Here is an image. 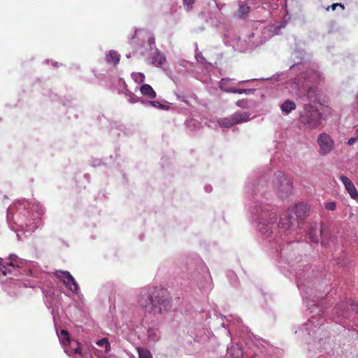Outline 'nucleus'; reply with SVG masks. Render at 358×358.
<instances>
[{
  "label": "nucleus",
  "instance_id": "obj_1",
  "mask_svg": "<svg viewBox=\"0 0 358 358\" xmlns=\"http://www.w3.org/2000/svg\"><path fill=\"white\" fill-rule=\"evenodd\" d=\"M138 303L145 312L156 315L162 313L163 308L169 306L170 301L164 290L152 288L141 292Z\"/></svg>",
  "mask_w": 358,
  "mask_h": 358
},
{
  "label": "nucleus",
  "instance_id": "obj_2",
  "mask_svg": "<svg viewBox=\"0 0 358 358\" xmlns=\"http://www.w3.org/2000/svg\"><path fill=\"white\" fill-rule=\"evenodd\" d=\"M299 120L307 129H314L321 124V114L312 105L306 104L300 114Z\"/></svg>",
  "mask_w": 358,
  "mask_h": 358
},
{
  "label": "nucleus",
  "instance_id": "obj_3",
  "mask_svg": "<svg viewBox=\"0 0 358 358\" xmlns=\"http://www.w3.org/2000/svg\"><path fill=\"white\" fill-rule=\"evenodd\" d=\"M58 336L66 354L69 356L74 354H81L80 343L77 341L70 340L69 332L66 330L62 329L60 333L58 334Z\"/></svg>",
  "mask_w": 358,
  "mask_h": 358
},
{
  "label": "nucleus",
  "instance_id": "obj_4",
  "mask_svg": "<svg viewBox=\"0 0 358 358\" xmlns=\"http://www.w3.org/2000/svg\"><path fill=\"white\" fill-rule=\"evenodd\" d=\"M249 115L245 112L235 113L228 117L221 118L217 120L221 127L229 128L234 124L248 121Z\"/></svg>",
  "mask_w": 358,
  "mask_h": 358
},
{
  "label": "nucleus",
  "instance_id": "obj_5",
  "mask_svg": "<svg viewBox=\"0 0 358 358\" xmlns=\"http://www.w3.org/2000/svg\"><path fill=\"white\" fill-rule=\"evenodd\" d=\"M319 145V154L325 156L329 154L334 148V141L330 135L326 133L320 134L317 139Z\"/></svg>",
  "mask_w": 358,
  "mask_h": 358
},
{
  "label": "nucleus",
  "instance_id": "obj_6",
  "mask_svg": "<svg viewBox=\"0 0 358 358\" xmlns=\"http://www.w3.org/2000/svg\"><path fill=\"white\" fill-rule=\"evenodd\" d=\"M55 274L71 292H78V285L69 271H57Z\"/></svg>",
  "mask_w": 358,
  "mask_h": 358
},
{
  "label": "nucleus",
  "instance_id": "obj_7",
  "mask_svg": "<svg viewBox=\"0 0 358 358\" xmlns=\"http://www.w3.org/2000/svg\"><path fill=\"white\" fill-rule=\"evenodd\" d=\"M287 211L296 217V221L297 220H303L307 216L308 208L306 203H299L294 206L289 208Z\"/></svg>",
  "mask_w": 358,
  "mask_h": 358
},
{
  "label": "nucleus",
  "instance_id": "obj_8",
  "mask_svg": "<svg viewBox=\"0 0 358 358\" xmlns=\"http://www.w3.org/2000/svg\"><path fill=\"white\" fill-rule=\"evenodd\" d=\"M260 223L268 227L267 231H270L274 227L278 220L277 213L268 209H266L264 215H261Z\"/></svg>",
  "mask_w": 358,
  "mask_h": 358
},
{
  "label": "nucleus",
  "instance_id": "obj_9",
  "mask_svg": "<svg viewBox=\"0 0 358 358\" xmlns=\"http://www.w3.org/2000/svg\"><path fill=\"white\" fill-rule=\"evenodd\" d=\"M296 222V217L289 214L287 210V212L280 217L278 227L280 229L287 231L292 229L294 227Z\"/></svg>",
  "mask_w": 358,
  "mask_h": 358
},
{
  "label": "nucleus",
  "instance_id": "obj_10",
  "mask_svg": "<svg viewBox=\"0 0 358 358\" xmlns=\"http://www.w3.org/2000/svg\"><path fill=\"white\" fill-rule=\"evenodd\" d=\"M339 178L350 197L354 200H358V192L351 180L343 175L340 176Z\"/></svg>",
  "mask_w": 358,
  "mask_h": 358
},
{
  "label": "nucleus",
  "instance_id": "obj_11",
  "mask_svg": "<svg viewBox=\"0 0 358 358\" xmlns=\"http://www.w3.org/2000/svg\"><path fill=\"white\" fill-rule=\"evenodd\" d=\"M308 238L310 242L317 243L319 241V231L317 223H311L308 227Z\"/></svg>",
  "mask_w": 358,
  "mask_h": 358
},
{
  "label": "nucleus",
  "instance_id": "obj_12",
  "mask_svg": "<svg viewBox=\"0 0 358 358\" xmlns=\"http://www.w3.org/2000/svg\"><path fill=\"white\" fill-rule=\"evenodd\" d=\"M304 78L310 83H317L321 80V74L318 71L310 69L304 73Z\"/></svg>",
  "mask_w": 358,
  "mask_h": 358
},
{
  "label": "nucleus",
  "instance_id": "obj_13",
  "mask_svg": "<svg viewBox=\"0 0 358 358\" xmlns=\"http://www.w3.org/2000/svg\"><path fill=\"white\" fill-rule=\"evenodd\" d=\"M280 175V179L279 180V182L280 183L278 189L281 192H289L292 189V183L287 178H286L284 175Z\"/></svg>",
  "mask_w": 358,
  "mask_h": 358
},
{
  "label": "nucleus",
  "instance_id": "obj_14",
  "mask_svg": "<svg viewBox=\"0 0 358 358\" xmlns=\"http://www.w3.org/2000/svg\"><path fill=\"white\" fill-rule=\"evenodd\" d=\"M106 59L108 64L117 65L120 62V55L115 50H110L106 55Z\"/></svg>",
  "mask_w": 358,
  "mask_h": 358
},
{
  "label": "nucleus",
  "instance_id": "obj_15",
  "mask_svg": "<svg viewBox=\"0 0 358 358\" xmlns=\"http://www.w3.org/2000/svg\"><path fill=\"white\" fill-rule=\"evenodd\" d=\"M225 81L222 83L221 90L226 92L229 93H234V94H244L247 92H252L253 90H246V89H236L232 87H227L224 84Z\"/></svg>",
  "mask_w": 358,
  "mask_h": 358
},
{
  "label": "nucleus",
  "instance_id": "obj_16",
  "mask_svg": "<svg viewBox=\"0 0 358 358\" xmlns=\"http://www.w3.org/2000/svg\"><path fill=\"white\" fill-rule=\"evenodd\" d=\"M296 107V106L295 103L289 99L285 101L280 106V108H281L282 111L283 113H285V114H289L292 110H295Z\"/></svg>",
  "mask_w": 358,
  "mask_h": 358
},
{
  "label": "nucleus",
  "instance_id": "obj_17",
  "mask_svg": "<svg viewBox=\"0 0 358 358\" xmlns=\"http://www.w3.org/2000/svg\"><path fill=\"white\" fill-rule=\"evenodd\" d=\"M141 92L143 95L147 96L150 99H154L156 97L155 92L154 91L152 87L148 84L143 85L141 87Z\"/></svg>",
  "mask_w": 358,
  "mask_h": 358
},
{
  "label": "nucleus",
  "instance_id": "obj_18",
  "mask_svg": "<svg viewBox=\"0 0 358 358\" xmlns=\"http://www.w3.org/2000/svg\"><path fill=\"white\" fill-rule=\"evenodd\" d=\"M136 350L139 358H152L150 351L146 348L137 347Z\"/></svg>",
  "mask_w": 358,
  "mask_h": 358
},
{
  "label": "nucleus",
  "instance_id": "obj_19",
  "mask_svg": "<svg viewBox=\"0 0 358 358\" xmlns=\"http://www.w3.org/2000/svg\"><path fill=\"white\" fill-rule=\"evenodd\" d=\"M250 10V8L248 5H245V4L240 5L238 10V15L240 18H244L249 13Z\"/></svg>",
  "mask_w": 358,
  "mask_h": 358
},
{
  "label": "nucleus",
  "instance_id": "obj_20",
  "mask_svg": "<svg viewBox=\"0 0 358 358\" xmlns=\"http://www.w3.org/2000/svg\"><path fill=\"white\" fill-rule=\"evenodd\" d=\"M96 343L99 346H104L106 352H108L110 350V344L106 338L97 341Z\"/></svg>",
  "mask_w": 358,
  "mask_h": 358
},
{
  "label": "nucleus",
  "instance_id": "obj_21",
  "mask_svg": "<svg viewBox=\"0 0 358 358\" xmlns=\"http://www.w3.org/2000/svg\"><path fill=\"white\" fill-rule=\"evenodd\" d=\"M3 264H5V266L6 268V271H7V273L10 272V271L8 270V266H10L13 268H18L19 267V262H15L13 260H9V259L3 260Z\"/></svg>",
  "mask_w": 358,
  "mask_h": 358
},
{
  "label": "nucleus",
  "instance_id": "obj_22",
  "mask_svg": "<svg viewBox=\"0 0 358 358\" xmlns=\"http://www.w3.org/2000/svg\"><path fill=\"white\" fill-rule=\"evenodd\" d=\"M237 106L243 108H249V102L247 99H241L236 101Z\"/></svg>",
  "mask_w": 358,
  "mask_h": 358
},
{
  "label": "nucleus",
  "instance_id": "obj_23",
  "mask_svg": "<svg viewBox=\"0 0 358 358\" xmlns=\"http://www.w3.org/2000/svg\"><path fill=\"white\" fill-rule=\"evenodd\" d=\"M324 207L327 210H334L336 208V203L335 201H329L325 203Z\"/></svg>",
  "mask_w": 358,
  "mask_h": 358
},
{
  "label": "nucleus",
  "instance_id": "obj_24",
  "mask_svg": "<svg viewBox=\"0 0 358 358\" xmlns=\"http://www.w3.org/2000/svg\"><path fill=\"white\" fill-rule=\"evenodd\" d=\"M337 7H340L342 10L345 9L344 5L340 3H333L330 6L327 8V10H329L331 8L332 10H336Z\"/></svg>",
  "mask_w": 358,
  "mask_h": 358
},
{
  "label": "nucleus",
  "instance_id": "obj_25",
  "mask_svg": "<svg viewBox=\"0 0 358 358\" xmlns=\"http://www.w3.org/2000/svg\"><path fill=\"white\" fill-rule=\"evenodd\" d=\"M194 2L195 0H183V3L187 7V10H190L192 8Z\"/></svg>",
  "mask_w": 358,
  "mask_h": 358
},
{
  "label": "nucleus",
  "instance_id": "obj_26",
  "mask_svg": "<svg viewBox=\"0 0 358 358\" xmlns=\"http://www.w3.org/2000/svg\"><path fill=\"white\" fill-rule=\"evenodd\" d=\"M3 260L0 258V271L3 273V275L7 274L6 268L5 264H3Z\"/></svg>",
  "mask_w": 358,
  "mask_h": 358
},
{
  "label": "nucleus",
  "instance_id": "obj_27",
  "mask_svg": "<svg viewBox=\"0 0 358 358\" xmlns=\"http://www.w3.org/2000/svg\"><path fill=\"white\" fill-rule=\"evenodd\" d=\"M223 81H225L224 82V84L227 87H231V85H230V82L231 81V79H229V78H222L220 83H219V87L221 89V86H222V83Z\"/></svg>",
  "mask_w": 358,
  "mask_h": 358
},
{
  "label": "nucleus",
  "instance_id": "obj_28",
  "mask_svg": "<svg viewBox=\"0 0 358 358\" xmlns=\"http://www.w3.org/2000/svg\"><path fill=\"white\" fill-rule=\"evenodd\" d=\"M156 59H159V64H162L165 62V57L163 55H158L156 57Z\"/></svg>",
  "mask_w": 358,
  "mask_h": 358
},
{
  "label": "nucleus",
  "instance_id": "obj_29",
  "mask_svg": "<svg viewBox=\"0 0 358 358\" xmlns=\"http://www.w3.org/2000/svg\"><path fill=\"white\" fill-rule=\"evenodd\" d=\"M9 260H13L15 262H18V257L15 255H10L9 258L8 259Z\"/></svg>",
  "mask_w": 358,
  "mask_h": 358
},
{
  "label": "nucleus",
  "instance_id": "obj_30",
  "mask_svg": "<svg viewBox=\"0 0 358 358\" xmlns=\"http://www.w3.org/2000/svg\"><path fill=\"white\" fill-rule=\"evenodd\" d=\"M150 103L155 106V107H157L158 105H159L160 106H162V105L161 103H159L158 101H150Z\"/></svg>",
  "mask_w": 358,
  "mask_h": 358
},
{
  "label": "nucleus",
  "instance_id": "obj_31",
  "mask_svg": "<svg viewBox=\"0 0 358 358\" xmlns=\"http://www.w3.org/2000/svg\"><path fill=\"white\" fill-rule=\"evenodd\" d=\"M355 141H356V138H350V139L348 140V143L349 145H353V144L355 143Z\"/></svg>",
  "mask_w": 358,
  "mask_h": 358
},
{
  "label": "nucleus",
  "instance_id": "obj_32",
  "mask_svg": "<svg viewBox=\"0 0 358 358\" xmlns=\"http://www.w3.org/2000/svg\"><path fill=\"white\" fill-rule=\"evenodd\" d=\"M312 92H314V90L310 87V88L308 89V90L307 92V95H308V97L310 96V94Z\"/></svg>",
  "mask_w": 358,
  "mask_h": 358
},
{
  "label": "nucleus",
  "instance_id": "obj_33",
  "mask_svg": "<svg viewBox=\"0 0 358 358\" xmlns=\"http://www.w3.org/2000/svg\"><path fill=\"white\" fill-rule=\"evenodd\" d=\"M324 227H322L320 230V234L322 235L324 234Z\"/></svg>",
  "mask_w": 358,
  "mask_h": 358
},
{
  "label": "nucleus",
  "instance_id": "obj_34",
  "mask_svg": "<svg viewBox=\"0 0 358 358\" xmlns=\"http://www.w3.org/2000/svg\"><path fill=\"white\" fill-rule=\"evenodd\" d=\"M106 358H117V357L115 355H110L108 356Z\"/></svg>",
  "mask_w": 358,
  "mask_h": 358
},
{
  "label": "nucleus",
  "instance_id": "obj_35",
  "mask_svg": "<svg viewBox=\"0 0 358 358\" xmlns=\"http://www.w3.org/2000/svg\"><path fill=\"white\" fill-rule=\"evenodd\" d=\"M355 129H356L357 135L358 136V124L356 125Z\"/></svg>",
  "mask_w": 358,
  "mask_h": 358
},
{
  "label": "nucleus",
  "instance_id": "obj_36",
  "mask_svg": "<svg viewBox=\"0 0 358 358\" xmlns=\"http://www.w3.org/2000/svg\"><path fill=\"white\" fill-rule=\"evenodd\" d=\"M357 311H358V310H357Z\"/></svg>",
  "mask_w": 358,
  "mask_h": 358
}]
</instances>
